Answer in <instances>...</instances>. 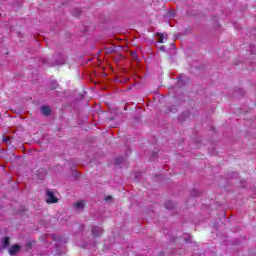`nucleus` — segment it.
Masks as SVG:
<instances>
[{"instance_id":"obj_12","label":"nucleus","mask_w":256,"mask_h":256,"mask_svg":"<svg viewBox=\"0 0 256 256\" xmlns=\"http://www.w3.org/2000/svg\"><path fill=\"white\" fill-rule=\"evenodd\" d=\"M160 49H161L162 51H165V46H161Z\"/></svg>"},{"instance_id":"obj_9","label":"nucleus","mask_w":256,"mask_h":256,"mask_svg":"<svg viewBox=\"0 0 256 256\" xmlns=\"http://www.w3.org/2000/svg\"><path fill=\"white\" fill-rule=\"evenodd\" d=\"M3 141L4 143H9L11 141V136H4Z\"/></svg>"},{"instance_id":"obj_5","label":"nucleus","mask_w":256,"mask_h":256,"mask_svg":"<svg viewBox=\"0 0 256 256\" xmlns=\"http://www.w3.org/2000/svg\"><path fill=\"white\" fill-rule=\"evenodd\" d=\"M74 207H76V209H83L85 207V202L80 200L74 204Z\"/></svg>"},{"instance_id":"obj_1","label":"nucleus","mask_w":256,"mask_h":256,"mask_svg":"<svg viewBox=\"0 0 256 256\" xmlns=\"http://www.w3.org/2000/svg\"><path fill=\"white\" fill-rule=\"evenodd\" d=\"M46 203L48 205L59 203V199L55 197V193L51 190H46Z\"/></svg>"},{"instance_id":"obj_3","label":"nucleus","mask_w":256,"mask_h":256,"mask_svg":"<svg viewBox=\"0 0 256 256\" xmlns=\"http://www.w3.org/2000/svg\"><path fill=\"white\" fill-rule=\"evenodd\" d=\"M20 249H21V246H19V245H13V246H11V248L9 249V254H10V255H17V253H19Z\"/></svg>"},{"instance_id":"obj_6","label":"nucleus","mask_w":256,"mask_h":256,"mask_svg":"<svg viewBox=\"0 0 256 256\" xmlns=\"http://www.w3.org/2000/svg\"><path fill=\"white\" fill-rule=\"evenodd\" d=\"M165 35L164 34H158V43H165Z\"/></svg>"},{"instance_id":"obj_8","label":"nucleus","mask_w":256,"mask_h":256,"mask_svg":"<svg viewBox=\"0 0 256 256\" xmlns=\"http://www.w3.org/2000/svg\"><path fill=\"white\" fill-rule=\"evenodd\" d=\"M3 247H9V237H5L3 240Z\"/></svg>"},{"instance_id":"obj_10","label":"nucleus","mask_w":256,"mask_h":256,"mask_svg":"<svg viewBox=\"0 0 256 256\" xmlns=\"http://www.w3.org/2000/svg\"><path fill=\"white\" fill-rule=\"evenodd\" d=\"M121 161H123V158H121V157H120V158H117V159H116V165H119V163H121Z\"/></svg>"},{"instance_id":"obj_7","label":"nucleus","mask_w":256,"mask_h":256,"mask_svg":"<svg viewBox=\"0 0 256 256\" xmlns=\"http://www.w3.org/2000/svg\"><path fill=\"white\" fill-rule=\"evenodd\" d=\"M165 208H166V209H173V202L167 201V202L165 203Z\"/></svg>"},{"instance_id":"obj_11","label":"nucleus","mask_w":256,"mask_h":256,"mask_svg":"<svg viewBox=\"0 0 256 256\" xmlns=\"http://www.w3.org/2000/svg\"><path fill=\"white\" fill-rule=\"evenodd\" d=\"M111 199H113V196L109 195L105 198V201H111Z\"/></svg>"},{"instance_id":"obj_4","label":"nucleus","mask_w":256,"mask_h":256,"mask_svg":"<svg viewBox=\"0 0 256 256\" xmlns=\"http://www.w3.org/2000/svg\"><path fill=\"white\" fill-rule=\"evenodd\" d=\"M41 111L46 117L51 115V108H49V106H42Z\"/></svg>"},{"instance_id":"obj_2","label":"nucleus","mask_w":256,"mask_h":256,"mask_svg":"<svg viewBox=\"0 0 256 256\" xmlns=\"http://www.w3.org/2000/svg\"><path fill=\"white\" fill-rule=\"evenodd\" d=\"M92 235L93 237H101V235H103V228L99 226H93Z\"/></svg>"}]
</instances>
